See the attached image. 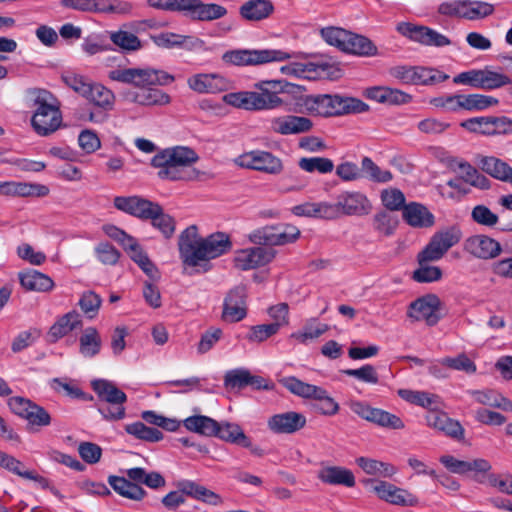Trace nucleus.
Masks as SVG:
<instances>
[{"label": "nucleus", "mask_w": 512, "mask_h": 512, "mask_svg": "<svg viewBox=\"0 0 512 512\" xmlns=\"http://www.w3.org/2000/svg\"><path fill=\"white\" fill-rule=\"evenodd\" d=\"M108 78L122 84L132 85L124 93V99L140 106H165L171 97L155 86H167L174 82L175 77L168 72L149 66L133 68H115L108 72Z\"/></svg>", "instance_id": "obj_1"}, {"label": "nucleus", "mask_w": 512, "mask_h": 512, "mask_svg": "<svg viewBox=\"0 0 512 512\" xmlns=\"http://www.w3.org/2000/svg\"><path fill=\"white\" fill-rule=\"evenodd\" d=\"M179 254L182 262L189 267H197L202 262L220 257L228 253L232 243L228 234L216 232L202 238L198 229L192 225L179 236Z\"/></svg>", "instance_id": "obj_2"}, {"label": "nucleus", "mask_w": 512, "mask_h": 512, "mask_svg": "<svg viewBox=\"0 0 512 512\" xmlns=\"http://www.w3.org/2000/svg\"><path fill=\"white\" fill-rule=\"evenodd\" d=\"M197 153L185 146L167 148L158 152L151 165L159 168L158 176L167 180H190L193 176L186 168L198 161Z\"/></svg>", "instance_id": "obj_3"}, {"label": "nucleus", "mask_w": 512, "mask_h": 512, "mask_svg": "<svg viewBox=\"0 0 512 512\" xmlns=\"http://www.w3.org/2000/svg\"><path fill=\"white\" fill-rule=\"evenodd\" d=\"M300 106L302 112L322 117L362 113L369 108L360 99L329 94L307 95L301 98Z\"/></svg>", "instance_id": "obj_4"}, {"label": "nucleus", "mask_w": 512, "mask_h": 512, "mask_svg": "<svg viewBox=\"0 0 512 512\" xmlns=\"http://www.w3.org/2000/svg\"><path fill=\"white\" fill-rule=\"evenodd\" d=\"M34 114L32 126L37 134L47 136L55 132L62 123L60 102L49 91L35 89L30 92Z\"/></svg>", "instance_id": "obj_5"}, {"label": "nucleus", "mask_w": 512, "mask_h": 512, "mask_svg": "<svg viewBox=\"0 0 512 512\" xmlns=\"http://www.w3.org/2000/svg\"><path fill=\"white\" fill-rule=\"evenodd\" d=\"M154 9L181 12L192 20L210 22L227 15V9L216 3H204L201 0H147Z\"/></svg>", "instance_id": "obj_6"}, {"label": "nucleus", "mask_w": 512, "mask_h": 512, "mask_svg": "<svg viewBox=\"0 0 512 512\" xmlns=\"http://www.w3.org/2000/svg\"><path fill=\"white\" fill-rule=\"evenodd\" d=\"M283 386L294 395L301 398L313 399L312 409L323 416H334L340 406L333 397L322 387L305 383L294 376L285 377L281 380Z\"/></svg>", "instance_id": "obj_7"}, {"label": "nucleus", "mask_w": 512, "mask_h": 512, "mask_svg": "<svg viewBox=\"0 0 512 512\" xmlns=\"http://www.w3.org/2000/svg\"><path fill=\"white\" fill-rule=\"evenodd\" d=\"M91 386L99 399L98 411L105 420L118 421L126 416L127 395L106 379L92 381Z\"/></svg>", "instance_id": "obj_8"}, {"label": "nucleus", "mask_w": 512, "mask_h": 512, "mask_svg": "<svg viewBox=\"0 0 512 512\" xmlns=\"http://www.w3.org/2000/svg\"><path fill=\"white\" fill-rule=\"evenodd\" d=\"M497 103V99L482 94H446L429 100L430 105L447 113H458L462 110L478 111Z\"/></svg>", "instance_id": "obj_9"}, {"label": "nucleus", "mask_w": 512, "mask_h": 512, "mask_svg": "<svg viewBox=\"0 0 512 512\" xmlns=\"http://www.w3.org/2000/svg\"><path fill=\"white\" fill-rule=\"evenodd\" d=\"M293 55L280 49H234L225 52L222 55V60L228 65L249 66L281 62L292 58Z\"/></svg>", "instance_id": "obj_10"}, {"label": "nucleus", "mask_w": 512, "mask_h": 512, "mask_svg": "<svg viewBox=\"0 0 512 512\" xmlns=\"http://www.w3.org/2000/svg\"><path fill=\"white\" fill-rule=\"evenodd\" d=\"M300 236L297 227L289 224L265 226L254 230L248 236L250 242L257 245L277 246L296 241Z\"/></svg>", "instance_id": "obj_11"}, {"label": "nucleus", "mask_w": 512, "mask_h": 512, "mask_svg": "<svg viewBox=\"0 0 512 512\" xmlns=\"http://www.w3.org/2000/svg\"><path fill=\"white\" fill-rule=\"evenodd\" d=\"M291 84L281 80L261 81L255 84L257 111L271 110L284 104L281 94L288 93Z\"/></svg>", "instance_id": "obj_12"}, {"label": "nucleus", "mask_w": 512, "mask_h": 512, "mask_svg": "<svg viewBox=\"0 0 512 512\" xmlns=\"http://www.w3.org/2000/svg\"><path fill=\"white\" fill-rule=\"evenodd\" d=\"M442 302L435 294H426L411 302L407 316L413 321H424L428 326H435L441 319Z\"/></svg>", "instance_id": "obj_13"}, {"label": "nucleus", "mask_w": 512, "mask_h": 512, "mask_svg": "<svg viewBox=\"0 0 512 512\" xmlns=\"http://www.w3.org/2000/svg\"><path fill=\"white\" fill-rule=\"evenodd\" d=\"M235 163L240 167L271 175H277L283 171L281 159L267 151L253 150L246 152L238 156L235 159Z\"/></svg>", "instance_id": "obj_14"}, {"label": "nucleus", "mask_w": 512, "mask_h": 512, "mask_svg": "<svg viewBox=\"0 0 512 512\" xmlns=\"http://www.w3.org/2000/svg\"><path fill=\"white\" fill-rule=\"evenodd\" d=\"M60 4L69 9L90 13L128 14L132 4L120 0H61Z\"/></svg>", "instance_id": "obj_15"}, {"label": "nucleus", "mask_w": 512, "mask_h": 512, "mask_svg": "<svg viewBox=\"0 0 512 512\" xmlns=\"http://www.w3.org/2000/svg\"><path fill=\"white\" fill-rule=\"evenodd\" d=\"M366 483L372 484V491L379 499L389 504L402 507H414L419 503L418 497L415 494L387 481L369 479Z\"/></svg>", "instance_id": "obj_16"}, {"label": "nucleus", "mask_w": 512, "mask_h": 512, "mask_svg": "<svg viewBox=\"0 0 512 512\" xmlns=\"http://www.w3.org/2000/svg\"><path fill=\"white\" fill-rule=\"evenodd\" d=\"M461 239V231L449 227L435 233L427 246L421 251L423 259L440 260L446 252Z\"/></svg>", "instance_id": "obj_17"}, {"label": "nucleus", "mask_w": 512, "mask_h": 512, "mask_svg": "<svg viewBox=\"0 0 512 512\" xmlns=\"http://www.w3.org/2000/svg\"><path fill=\"white\" fill-rule=\"evenodd\" d=\"M275 257L272 249L264 247H252L241 249L234 257L235 267L242 271L256 269L270 263Z\"/></svg>", "instance_id": "obj_18"}, {"label": "nucleus", "mask_w": 512, "mask_h": 512, "mask_svg": "<svg viewBox=\"0 0 512 512\" xmlns=\"http://www.w3.org/2000/svg\"><path fill=\"white\" fill-rule=\"evenodd\" d=\"M246 297L244 286L231 289L224 299L222 318L231 323L244 319L247 315Z\"/></svg>", "instance_id": "obj_19"}, {"label": "nucleus", "mask_w": 512, "mask_h": 512, "mask_svg": "<svg viewBox=\"0 0 512 512\" xmlns=\"http://www.w3.org/2000/svg\"><path fill=\"white\" fill-rule=\"evenodd\" d=\"M189 88L199 94H214L227 91L231 82L219 74L200 73L188 78Z\"/></svg>", "instance_id": "obj_20"}, {"label": "nucleus", "mask_w": 512, "mask_h": 512, "mask_svg": "<svg viewBox=\"0 0 512 512\" xmlns=\"http://www.w3.org/2000/svg\"><path fill=\"white\" fill-rule=\"evenodd\" d=\"M305 425L306 417L294 411L275 414L267 421L268 428L276 434H292Z\"/></svg>", "instance_id": "obj_21"}, {"label": "nucleus", "mask_w": 512, "mask_h": 512, "mask_svg": "<svg viewBox=\"0 0 512 512\" xmlns=\"http://www.w3.org/2000/svg\"><path fill=\"white\" fill-rule=\"evenodd\" d=\"M114 207L126 214L148 220L150 212L155 202L144 199L139 196H116L113 201Z\"/></svg>", "instance_id": "obj_22"}, {"label": "nucleus", "mask_w": 512, "mask_h": 512, "mask_svg": "<svg viewBox=\"0 0 512 512\" xmlns=\"http://www.w3.org/2000/svg\"><path fill=\"white\" fill-rule=\"evenodd\" d=\"M464 249L471 255L481 259L495 258L501 252L500 244L486 235L469 237L465 241Z\"/></svg>", "instance_id": "obj_23"}, {"label": "nucleus", "mask_w": 512, "mask_h": 512, "mask_svg": "<svg viewBox=\"0 0 512 512\" xmlns=\"http://www.w3.org/2000/svg\"><path fill=\"white\" fill-rule=\"evenodd\" d=\"M340 214L366 215L371 211V203L368 198L357 191H346L337 197Z\"/></svg>", "instance_id": "obj_24"}, {"label": "nucleus", "mask_w": 512, "mask_h": 512, "mask_svg": "<svg viewBox=\"0 0 512 512\" xmlns=\"http://www.w3.org/2000/svg\"><path fill=\"white\" fill-rule=\"evenodd\" d=\"M313 126L312 121L303 116L286 115L272 119L271 129L281 135L308 132Z\"/></svg>", "instance_id": "obj_25"}, {"label": "nucleus", "mask_w": 512, "mask_h": 512, "mask_svg": "<svg viewBox=\"0 0 512 512\" xmlns=\"http://www.w3.org/2000/svg\"><path fill=\"white\" fill-rule=\"evenodd\" d=\"M426 423L429 427L453 438L463 436V428L458 421L448 417V415L438 408L428 411L426 415Z\"/></svg>", "instance_id": "obj_26"}, {"label": "nucleus", "mask_w": 512, "mask_h": 512, "mask_svg": "<svg viewBox=\"0 0 512 512\" xmlns=\"http://www.w3.org/2000/svg\"><path fill=\"white\" fill-rule=\"evenodd\" d=\"M317 478L324 484L354 487L356 484L353 472L342 466L322 465Z\"/></svg>", "instance_id": "obj_27"}, {"label": "nucleus", "mask_w": 512, "mask_h": 512, "mask_svg": "<svg viewBox=\"0 0 512 512\" xmlns=\"http://www.w3.org/2000/svg\"><path fill=\"white\" fill-rule=\"evenodd\" d=\"M81 326V315L75 310L69 311L68 313L60 316L50 327L47 334L48 339L50 342L55 343Z\"/></svg>", "instance_id": "obj_28"}, {"label": "nucleus", "mask_w": 512, "mask_h": 512, "mask_svg": "<svg viewBox=\"0 0 512 512\" xmlns=\"http://www.w3.org/2000/svg\"><path fill=\"white\" fill-rule=\"evenodd\" d=\"M403 219L412 227L426 228L434 224V215L422 204L411 202L403 208Z\"/></svg>", "instance_id": "obj_29"}, {"label": "nucleus", "mask_w": 512, "mask_h": 512, "mask_svg": "<svg viewBox=\"0 0 512 512\" xmlns=\"http://www.w3.org/2000/svg\"><path fill=\"white\" fill-rule=\"evenodd\" d=\"M364 95L370 100L387 104H404L411 100L407 93L384 86L367 88Z\"/></svg>", "instance_id": "obj_30"}, {"label": "nucleus", "mask_w": 512, "mask_h": 512, "mask_svg": "<svg viewBox=\"0 0 512 512\" xmlns=\"http://www.w3.org/2000/svg\"><path fill=\"white\" fill-rule=\"evenodd\" d=\"M342 51L366 57L375 56L378 53L377 47L370 39L352 32H349L347 38H345Z\"/></svg>", "instance_id": "obj_31"}, {"label": "nucleus", "mask_w": 512, "mask_h": 512, "mask_svg": "<svg viewBox=\"0 0 512 512\" xmlns=\"http://www.w3.org/2000/svg\"><path fill=\"white\" fill-rule=\"evenodd\" d=\"M274 11V6L269 0H250L241 5L239 13L248 21H260L268 18Z\"/></svg>", "instance_id": "obj_32"}, {"label": "nucleus", "mask_w": 512, "mask_h": 512, "mask_svg": "<svg viewBox=\"0 0 512 512\" xmlns=\"http://www.w3.org/2000/svg\"><path fill=\"white\" fill-rule=\"evenodd\" d=\"M102 347V338L95 327L85 328L79 337V353L85 358L97 356Z\"/></svg>", "instance_id": "obj_33"}, {"label": "nucleus", "mask_w": 512, "mask_h": 512, "mask_svg": "<svg viewBox=\"0 0 512 512\" xmlns=\"http://www.w3.org/2000/svg\"><path fill=\"white\" fill-rule=\"evenodd\" d=\"M21 285L29 291L47 292L54 287L53 280L36 270H28L19 274Z\"/></svg>", "instance_id": "obj_34"}, {"label": "nucleus", "mask_w": 512, "mask_h": 512, "mask_svg": "<svg viewBox=\"0 0 512 512\" xmlns=\"http://www.w3.org/2000/svg\"><path fill=\"white\" fill-rule=\"evenodd\" d=\"M124 250L149 278L157 279L159 277L158 269L135 238Z\"/></svg>", "instance_id": "obj_35"}, {"label": "nucleus", "mask_w": 512, "mask_h": 512, "mask_svg": "<svg viewBox=\"0 0 512 512\" xmlns=\"http://www.w3.org/2000/svg\"><path fill=\"white\" fill-rule=\"evenodd\" d=\"M356 463L366 474L372 476L392 478L398 472L393 464L373 458L358 457Z\"/></svg>", "instance_id": "obj_36"}, {"label": "nucleus", "mask_w": 512, "mask_h": 512, "mask_svg": "<svg viewBox=\"0 0 512 512\" xmlns=\"http://www.w3.org/2000/svg\"><path fill=\"white\" fill-rule=\"evenodd\" d=\"M491 3L477 0H461L460 19L470 21L483 19L494 13Z\"/></svg>", "instance_id": "obj_37"}, {"label": "nucleus", "mask_w": 512, "mask_h": 512, "mask_svg": "<svg viewBox=\"0 0 512 512\" xmlns=\"http://www.w3.org/2000/svg\"><path fill=\"white\" fill-rule=\"evenodd\" d=\"M108 482L110 486L121 496L139 501L143 499L146 492L136 482L128 480L124 477L109 476Z\"/></svg>", "instance_id": "obj_38"}, {"label": "nucleus", "mask_w": 512, "mask_h": 512, "mask_svg": "<svg viewBox=\"0 0 512 512\" xmlns=\"http://www.w3.org/2000/svg\"><path fill=\"white\" fill-rule=\"evenodd\" d=\"M398 395L405 401L428 409L438 408L440 405L439 396L425 391H414L409 389L398 390Z\"/></svg>", "instance_id": "obj_39"}, {"label": "nucleus", "mask_w": 512, "mask_h": 512, "mask_svg": "<svg viewBox=\"0 0 512 512\" xmlns=\"http://www.w3.org/2000/svg\"><path fill=\"white\" fill-rule=\"evenodd\" d=\"M84 97L94 105L103 108L104 110H110L114 104L113 92L99 83L90 84Z\"/></svg>", "instance_id": "obj_40"}, {"label": "nucleus", "mask_w": 512, "mask_h": 512, "mask_svg": "<svg viewBox=\"0 0 512 512\" xmlns=\"http://www.w3.org/2000/svg\"><path fill=\"white\" fill-rule=\"evenodd\" d=\"M152 212L148 216L154 228L158 229L165 238H171L175 232V220L163 211V208L155 203Z\"/></svg>", "instance_id": "obj_41"}, {"label": "nucleus", "mask_w": 512, "mask_h": 512, "mask_svg": "<svg viewBox=\"0 0 512 512\" xmlns=\"http://www.w3.org/2000/svg\"><path fill=\"white\" fill-rule=\"evenodd\" d=\"M214 436L231 443L242 445L243 447H249L251 445L249 438L244 434L241 427L235 423L217 422V433H215Z\"/></svg>", "instance_id": "obj_42"}, {"label": "nucleus", "mask_w": 512, "mask_h": 512, "mask_svg": "<svg viewBox=\"0 0 512 512\" xmlns=\"http://www.w3.org/2000/svg\"><path fill=\"white\" fill-rule=\"evenodd\" d=\"M331 66L328 63H290L281 67V72L295 77H304L307 73L325 75Z\"/></svg>", "instance_id": "obj_43"}, {"label": "nucleus", "mask_w": 512, "mask_h": 512, "mask_svg": "<svg viewBox=\"0 0 512 512\" xmlns=\"http://www.w3.org/2000/svg\"><path fill=\"white\" fill-rule=\"evenodd\" d=\"M182 490L185 495L191 496L209 505L218 506L222 503V498L218 494L192 481L183 482Z\"/></svg>", "instance_id": "obj_44"}, {"label": "nucleus", "mask_w": 512, "mask_h": 512, "mask_svg": "<svg viewBox=\"0 0 512 512\" xmlns=\"http://www.w3.org/2000/svg\"><path fill=\"white\" fill-rule=\"evenodd\" d=\"M185 428L205 436H214L217 433V421L203 415L190 416L183 421Z\"/></svg>", "instance_id": "obj_45"}, {"label": "nucleus", "mask_w": 512, "mask_h": 512, "mask_svg": "<svg viewBox=\"0 0 512 512\" xmlns=\"http://www.w3.org/2000/svg\"><path fill=\"white\" fill-rule=\"evenodd\" d=\"M111 42L122 52H135L141 49V40L132 32L126 30L111 31Z\"/></svg>", "instance_id": "obj_46"}, {"label": "nucleus", "mask_w": 512, "mask_h": 512, "mask_svg": "<svg viewBox=\"0 0 512 512\" xmlns=\"http://www.w3.org/2000/svg\"><path fill=\"white\" fill-rule=\"evenodd\" d=\"M418 268L413 272L412 278L418 283H430L441 279L442 270L438 266H431V259H423L422 252L418 254Z\"/></svg>", "instance_id": "obj_47"}, {"label": "nucleus", "mask_w": 512, "mask_h": 512, "mask_svg": "<svg viewBox=\"0 0 512 512\" xmlns=\"http://www.w3.org/2000/svg\"><path fill=\"white\" fill-rule=\"evenodd\" d=\"M481 167L492 177L512 183V168L500 159L485 157L481 160Z\"/></svg>", "instance_id": "obj_48"}, {"label": "nucleus", "mask_w": 512, "mask_h": 512, "mask_svg": "<svg viewBox=\"0 0 512 512\" xmlns=\"http://www.w3.org/2000/svg\"><path fill=\"white\" fill-rule=\"evenodd\" d=\"M128 479L142 483L149 488L157 489L165 485L164 477L158 472L147 473L144 468L134 467L126 471Z\"/></svg>", "instance_id": "obj_49"}, {"label": "nucleus", "mask_w": 512, "mask_h": 512, "mask_svg": "<svg viewBox=\"0 0 512 512\" xmlns=\"http://www.w3.org/2000/svg\"><path fill=\"white\" fill-rule=\"evenodd\" d=\"M329 329L324 323H319L317 319L308 321L302 330L294 332L290 335L291 339H295L301 344H307L309 341L317 339Z\"/></svg>", "instance_id": "obj_50"}, {"label": "nucleus", "mask_w": 512, "mask_h": 512, "mask_svg": "<svg viewBox=\"0 0 512 512\" xmlns=\"http://www.w3.org/2000/svg\"><path fill=\"white\" fill-rule=\"evenodd\" d=\"M223 101L238 109L257 111L255 93L253 91H239L227 93Z\"/></svg>", "instance_id": "obj_51"}, {"label": "nucleus", "mask_w": 512, "mask_h": 512, "mask_svg": "<svg viewBox=\"0 0 512 512\" xmlns=\"http://www.w3.org/2000/svg\"><path fill=\"white\" fill-rule=\"evenodd\" d=\"M377 426L387 428V429H393V430H400L405 427L404 422L400 417H398L395 414H392L388 411H385L380 408L373 407V410L371 412V416L369 418V421Z\"/></svg>", "instance_id": "obj_52"}, {"label": "nucleus", "mask_w": 512, "mask_h": 512, "mask_svg": "<svg viewBox=\"0 0 512 512\" xmlns=\"http://www.w3.org/2000/svg\"><path fill=\"white\" fill-rule=\"evenodd\" d=\"M124 429L128 434L139 440L158 442L163 439V433L160 430L148 427L140 421L127 424Z\"/></svg>", "instance_id": "obj_53"}, {"label": "nucleus", "mask_w": 512, "mask_h": 512, "mask_svg": "<svg viewBox=\"0 0 512 512\" xmlns=\"http://www.w3.org/2000/svg\"><path fill=\"white\" fill-rule=\"evenodd\" d=\"M298 166L301 170L320 174L331 173L334 169V163L331 159L325 157H303L298 161Z\"/></svg>", "instance_id": "obj_54"}, {"label": "nucleus", "mask_w": 512, "mask_h": 512, "mask_svg": "<svg viewBox=\"0 0 512 512\" xmlns=\"http://www.w3.org/2000/svg\"><path fill=\"white\" fill-rule=\"evenodd\" d=\"M362 177L378 183H386L392 180V173L389 170L381 169L371 158L364 157L361 161Z\"/></svg>", "instance_id": "obj_55"}, {"label": "nucleus", "mask_w": 512, "mask_h": 512, "mask_svg": "<svg viewBox=\"0 0 512 512\" xmlns=\"http://www.w3.org/2000/svg\"><path fill=\"white\" fill-rule=\"evenodd\" d=\"M512 80L504 73L493 71L488 67L482 69L480 89L493 90L511 84Z\"/></svg>", "instance_id": "obj_56"}, {"label": "nucleus", "mask_w": 512, "mask_h": 512, "mask_svg": "<svg viewBox=\"0 0 512 512\" xmlns=\"http://www.w3.org/2000/svg\"><path fill=\"white\" fill-rule=\"evenodd\" d=\"M309 184L307 177L297 170L287 172L280 179V187L283 192H299L305 189Z\"/></svg>", "instance_id": "obj_57"}, {"label": "nucleus", "mask_w": 512, "mask_h": 512, "mask_svg": "<svg viewBox=\"0 0 512 512\" xmlns=\"http://www.w3.org/2000/svg\"><path fill=\"white\" fill-rule=\"evenodd\" d=\"M459 168L463 174V179L467 184H470L479 189H488L490 185L489 179L480 173L476 168L467 162L460 163Z\"/></svg>", "instance_id": "obj_58"}, {"label": "nucleus", "mask_w": 512, "mask_h": 512, "mask_svg": "<svg viewBox=\"0 0 512 512\" xmlns=\"http://www.w3.org/2000/svg\"><path fill=\"white\" fill-rule=\"evenodd\" d=\"M428 26L416 25L410 22H400L396 30L409 40L424 45Z\"/></svg>", "instance_id": "obj_59"}, {"label": "nucleus", "mask_w": 512, "mask_h": 512, "mask_svg": "<svg viewBox=\"0 0 512 512\" xmlns=\"http://www.w3.org/2000/svg\"><path fill=\"white\" fill-rule=\"evenodd\" d=\"M442 363L450 370L461 371L467 374H474L477 370L476 364L465 354L460 353L455 357H444Z\"/></svg>", "instance_id": "obj_60"}, {"label": "nucleus", "mask_w": 512, "mask_h": 512, "mask_svg": "<svg viewBox=\"0 0 512 512\" xmlns=\"http://www.w3.org/2000/svg\"><path fill=\"white\" fill-rule=\"evenodd\" d=\"M101 297L93 291L84 292L79 299V306L81 310L90 318H94L101 306Z\"/></svg>", "instance_id": "obj_61"}, {"label": "nucleus", "mask_w": 512, "mask_h": 512, "mask_svg": "<svg viewBox=\"0 0 512 512\" xmlns=\"http://www.w3.org/2000/svg\"><path fill=\"white\" fill-rule=\"evenodd\" d=\"M460 126L471 133L491 136L490 116L469 118L462 121Z\"/></svg>", "instance_id": "obj_62"}, {"label": "nucleus", "mask_w": 512, "mask_h": 512, "mask_svg": "<svg viewBox=\"0 0 512 512\" xmlns=\"http://www.w3.org/2000/svg\"><path fill=\"white\" fill-rule=\"evenodd\" d=\"M471 218L479 225L494 227L499 217L485 205H477L472 209Z\"/></svg>", "instance_id": "obj_63"}, {"label": "nucleus", "mask_w": 512, "mask_h": 512, "mask_svg": "<svg viewBox=\"0 0 512 512\" xmlns=\"http://www.w3.org/2000/svg\"><path fill=\"white\" fill-rule=\"evenodd\" d=\"M40 335V330L36 328L20 332L12 341V351L14 353L21 352L22 350L31 346L40 337Z\"/></svg>", "instance_id": "obj_64"}]
</instances>
